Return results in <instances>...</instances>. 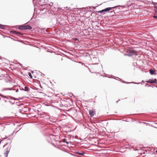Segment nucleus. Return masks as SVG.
Instances as JSON below:
<instances>
[{"mask_svg": "<svg viewBox=\"0 0 157 157\" xmlns=\"http://www.w3.org/2000/svg\"><path fill=\"white\" fill-rule=\"evenodd\" d=\"M20 99H18V98H13V99L14 100H18ZM20 99H21V98Z\"/></svg>", "mask_w": 157, "mask_h": 157, "instance_id": "aec40b11", "label": "nucleus"}, {"mask_svg": "<svg viewBox=\"0 0 157 157\" xmlns=\"http://www.w3.org/2000/svg\"><path fill=\"white\" fill-rule=\"evenodd\" d=\"M28 75L30 77V78H33V76L32 75V74L30 72H29L28 73Z\"/></svg>", "mask_w": 157, "mask_h": 157, "instance_id": "dca6fc26", "label": "nucleus"}, {"mask_svg": "<svg viewBox=\"0 0 157 157\" xmlns=\"http://www.w3.org/2000/svg\"><path fill=\"white\" fill-rule=\"evenodd\" d=\"M0 96L3 98H6L7 99H8V98H7V96H4L3 94H0Z\"/></svg>", "mask_w": 157, "mask_h": 157, "instance_id": "4468645a", "label": "nucleus"}, {"mask_svg": "<svg viewBox=\"0 0 157 157\" xmlns=\"http://www.w3.org/2000/svg\"><path fill=\"white\" fill-rule=\"evenodd\" d=\"M9 102L10 103H11L13 105V104L14 103V102L13 103H12V102L11 101H9Z\"/></svg>", "mask_w": 157, "mask_h": 157, "instance_id": "4be33fe9", "label": "nucleus"}, {"mask_svg": "<svg viewBox=\"0 0 157 157\" xmlns=\"http://www.w3.org/2000/svg\"><path fill=\"white\" fill-rule=\"evenodd\" d=\"M128 83H132L136 84H141L142 85L143 84L141 82L137 83V82H128Z\"/></svg>", "mask_w": 157, "mask_h": 157, "instance_id": "2eb2a0df", "label": "nucleus"}, {"mask_svg": "<svg viewBox=\"0 0 157 157\" xmlns=\"http://www.w3.org/2000/svg\"><path fill=\"white\" fill-rule=\"evenodd\" d=\"M110 13H112L113 12V11H110Z\"/></svg>", "mask_w": 157, "mask_h": 157, "instance_id": "7c9ffc66", "label": "nucleus"}, {"mask_svg": "<svg viewBox=\"0 0 157 157\" xmlns=\"http://www.w3.org/2000/svg\"><path fill=\"white\" fill-rule=\"evenodd\" d=\"M7 150L4 153L6 157H7L8 154L10 151V149H9L8 147L7 148Z\"/></svg>", "mask_w": 157, "mask_h": 157, "instance_id": "6e6552de", "label": "nucleus"}, {"mask_svg": "<svg viewBox=\"0 0 157 157\" xmlns=\"http://www.w3.org/2000/svg\"><path fill=\"white\" fill-rule=\"evenodd\" d=\"M50 136H53V135L52 134H50Z\"/></svg>", "mask_w": 157, "mask_h": 157, "instance_id": "c756f323", "label": "nucleus"}, {"mask_svg": "<svg viewBox=\"0 0 157 157\" xmlns=\"http://www.w3.org/2000/svg\"><path fill=\"white\" fill-rule=\"evenodd\" d=\"M121 82H122L123 83H129L128 82H126L125 81H124L123 80H122L121 79Z\"/></svg>", "mask_w": 157, "mask_h": 157, "instance_id": "6ab92c4d", "label": "nucleus"}, {"mask_svg": "<svg viewBox=\"0 0 157 157\" xmlns=\"http://www.w3.org/2000/svg\"><path fill=\"white\" fill-rule=\"evenodd\" d=\"M145 86H147V84L145 85Z\"/></svg>", "mask_w": 157, "mask_h": 157, "instance_id": "473e14b6", "label": "nucleus"}, {"mask_svg": "<svg viewBox=\"0 0 157 157\" xmlns=\"http://www.w3.org/2000/svg\"><path fill=\"white\" fill-rule=\"evenodd\" d=\"M75 153L77 154H78L82 156H84V155L86 154V153L84 151H82V152H79L78 151H76Z\"/></svg>", "mask_w": 157, "mask_h": 157, "instance_id": "39448f33", "label": "nucleus"}, {"mask_svg": "<svg viewBox=\"0 0 157 157\" xmlns=\"http://www.w3.org/2000/svg\"><path fill=\"white\" fill-rule=\"evenodd\" d=\"M7 98H8V99H13V97L11 96H8Z\"/></svg>", "mask_w": 157, "mask_h": 157, "instance_id": "a211bd4d", "label": "nucleus"}, {"mask_svg": "<svg viewBox=\"0 0 157 157\" xmlns=\"http://www.w3.org/2000/svg\"><path fill=\"white\" fill-rule=\"evenodd\" d=\"M0 29H5L4 25L0 24Z\"/></svg>", "mask_w": 157, "mask_h": 157, "instance_id": "f8f14e48", "label": "nucleus"}, {"mask_svg": "<svg viewBox=\"0 0 157 157\" xmlns=\"http://www.w3.org/2000/svg\"><path fill=\"white\" fill-rule=\"evenodd\" d=\"M149 72L151 75H153L155 74V71L152 69H150Z\"/></svg>", "mask_w": 157, "mask_h": 157, "instance_id": "9d476101", "label": "nucleus"}, {"mask_svg": "<svg viewBox=\"0 0 157 157\" xmlns=\"http://www.w3.org/2000/svg\"><path fill=\"white\" fill-rule=\"evenodd\" d=\"M156 82L157 80L156 78H155L154 79H149L148 81H146V82H147L151 83H156Z\"/></svg>", "mask_w": 157, "mask_h": 157, "instance_id": "7ed1b4c3", "label": "nucleus"}, {"mask_svg": "<svg viewBox=\"0 0 157 157\" xmlns=\"http://www.w3.org/2000/svg\"><path fill=\"white\" fill-rule=\"evenodd\" d=\"M118 101H116V102H117H117H118Z\"/></svg>", "mask_w": 157, "mask_h": 157, "instance_id": "c85d7f7f", "label": "nucleus"}, {"mask_svg": "<svg viewBox=\"0 0 157 157\" xmlns=\"http://www.w3.org/2000/svg\"><path fill=\"white\" fill-rule=\"evenodd\" d=\"M25 27V26L21 25V26H20L18 28V29L20 30H25V27Z\"/></svg>", "mask_w": 157, "mask_h": 157, "instance_id": "9b49d317", "label": "nucleus"}, {"mask_svg": "<svg viewBox=\"0 0 157 157\" xmlns=\"http://www.w3.org/2000/svg\"><path fill=\"white\" fill-rule=\"evenodd\" d=\"M142 82H143V83H144V82L143 80H142Z\"/></svg>", "mask_w": 157, "mask_h": 157, "instance_id": "cd10ccee", "label": "nucleus"}, {"mask_svg": "<svg viewBox=\"0 0 157 157\" xmlns=\"http://www.w3.org/2000/svg\"><path fill=\"white\" fill-rule=\"evenodd\" d=\"M13 32L14 34H17L18 36H22L23 35V33L18 32L16 31H13Z\"/></svg>", "mask_w": 157, "mask_h": 157, "instance_id": "20e7f679", "label": "nucleus"}, {"mask_svg": "<svg viewBox=\"0 0 157 157\" xmlns=\"http://www.w3.org/2000/svg\"><path fill=\"white\" fill-rule=\"evenodd\" d=\"M24 89H23V88H22V90H23Z\"/></svg>", "mask_w": 157, "mask_h": 157, "instance_id": "bb28decb", "label": "nucleus"}, {"mask_svg": "<svg viewBox=\"0 0 157 157\" xmlns=\"http://www.w3.org/2000/svg\"><path fill=\"white\" fill-rule=\"evenodd\" d=\"M24 90L25 91H28L29 90V88L28 87L25 86V87Z\"/></svg>", "mask_w": 157, "mask_h": 157, "instance_id": "ddd939ff", "label": "nucleus"}, {"mask_svg": "<svg viewBox=\"0 0 157 157\" xmlns=\"http://www.w3.org/2000/svg\"><path fill=\"white\" fill-rule=\"evenodd\" d=\"M24 27L25 29H32V28L31 26L28 25H25Z\"/></svg>", "mask_w": 157, "mask_h": 157, "instance_id": "423d86ee", "label": "nucleus"}, {"mask_svg": "<svg viewBox=\"0 0 157 157\" xmlns=\"http://www.w3.org/2000/svg\"><path fill=\"white\" fill-rule=\"evenodd\" d=\"M16 92H17L19 91V90L18 89H17L16 90Z\"/></svg>", "mask_w": 157, "mask_h": 157, "instance_id": "5701e85b", "label": "nucleus"}, {"mask_svg": "<svg viewBox=\"0 0 157 157\" xmlns=\"http://www.w3.org/2000/svg\"><path fill=\"white\" fill-rule=\"evenodd\" d=\"M74 40H78L77 38H75Z\"/></svg>", "mask_w": 157, "mask_h": 157, "instance_id": "393cba45", "label": "nucleus"}, {"mask_svg": "<svg viewBox=\"0 0 157 157\" xmlns=\"http://www.w3.org/2000/svg\"><path fill=\"white\" fill-rule=\"evenodd\" d=\"M7 144H8V143H6V144L4 145V147H5V146H6V145Z\"/></svg>", "mask_w": 157, "mask_h": 157, "instance_id": "a878e982", "label": "nucleus"}, {"mask_svg": "<svg viewBox=\"0 0 157 157\" xmlns=\"http://www.w3.org/2000/svg\"><path fill=\"white\" fill-rule=\"evenodd\" d=\"M14 90V89H13L11 88H3L2 90V91H5L6 90Z\"/></svg>", "mask_w": 157, "mask_h": 157, "instance_id": "0eeeda50", "label": "nucleus"}, {"mask_svg": "<svg viewBox=\"0 0 157 157\" xmlns=\"http://www.w3.org/2000/svg\"><path fill=\"white\" fill-rule=\"evenodd\" d=\"M114 6V7H108V8H106L104 9H103L101 10H100V11H98V13H103V14H104V12H107V11H109L110 10H112L113 9H114V8H115L117 7H118V6Z\"/></svg>", "mask_w": 157, "mask_h": 157, "instance_id": "f257e3e1", "label": "nucleus"}, {"mask_svg": "<svg viewBox=\"0 0 157 157\" xmlns=\"http://www.w3.org/2000/svg\"><path fill=\"white\" fill-rule=\"evenodd\" d=\"M19 64H20V66L21 67H22V64H21V63H19Z\"/></svg>", "mask_w": 157, "mask_h": 157, "instance_id": "b1692460", "label": "nucleus"}, {"mask_svg": "<svg viewBox=\"0 0 157 157\" xmlns=\"http://www.w3.org/2000/svg\"><path fill=\"white\" fill-rule=\"evenodd\" d=\"M63 141L64 142H65L66 143L68 144L69 143V142H67L66 140L65 139H63Z\"/></svg>", "mask_w": 157, "mask_h": 157, "instance_id": "f3484780", "label": "nucleus"}, {"mask_svg": "<svg viewBox=\"0 0 157 157\" xmlns=\"http://www.w3.org/2000/svg\"><path fill=\"white\" fill-rule=\"evenodd\" d=\"M32 73H33V71H32Z\"/></svg>", "mask_w": 157, "mask_h": 157, "instance_id": "72a5a7b5", "label": "nucleus"}, {"mask_svg": "<svg viewBox=\"0 0 157 157\" xmlns=\"http://www.w3.org/2000/svg\"><path fill=\"white\" fill-rule=\"evenodd\" d=\"M136 52L134 50H129L127 51L126 55L128 56H132L136 55Z\"/></svg>", "mask_w": 157, "mask_h": 157, "instance_id": "f03ea898", "label": "nucleus"}, {"mask_svg": "<svg viewBox=\"0 0 157 157\" xmlns=\"http://www.w3.org/2000/svg\"><path fill=\"white\" fill-rule=\"evenodd\" d=\"M89 114L92 117L94 115V111L92 110H90L89 111Z\"/></svg>", "mask_w": 157, "mask_h": 157, "instance_id": "1a4fd4ad", "label": "nucleus"}, {"mask_svg": "<svg viewBox=\"0 0 157 157\" xmlns=\"http://www.w3.org/2000/svg\"><path fill=\"white\" fill-rule=\"evenodd\" d=\"M5 102H6V100H5Z\"/></svg>", "mask_w": 157, "mask_h": 157, "instance_id": "2f4dec72", "label": "nucleus"}, {"mask_svg": "<svg viewBox=\"0 0 157 157\" xmlns=\"http://www.w3.org/2000/svg\"><path fill=\"white\" fill-rule=\"evenodd\" d=\"M153 17L155 18H157V16H156V15H154V16H153Z\"/></svg>", "mask_w": 157, "mask_h": 157, "instance_id": "412c9836", "label": "nucleus"}]
</instances>
